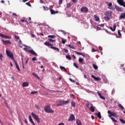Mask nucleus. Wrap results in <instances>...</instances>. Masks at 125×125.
<instances>
[{"label":"nucleus","mask_w":125,"mask_h":125,"mask_svg":"<svg viewBox=\"0 0 125 125\" xmlns=\"http://www.w3.org/2000/svg\"><path fill=\"white\" fill-rule=\"evenodd\" d=\"M44 111L46 113H54L53 109L50 108V105H47L44 108Z\"/></svg>","instance_id":"1"},{"label":"nucleus","mask_w":125,"mask_h":125,"mask_svg":"<svg viewBox=\"0 0 125 125\" xmlns=\"http://www.w3.org/2000/svg\"><path fill=\"white\" fill-rule=\"evenodd\" d=\"M23 49L26 51H28V52H29L32 55H34V56H38V54H37V53H36L34 50H29V49L27 48H24Z\"/></svg>","instance_id":"2"},{"label":"nucleus","mask_w":125,"mask_h":125,"mask_svg":"<svg viewBox=\"0 0 125 125\" xmlns=\"http://www.w3.org/2000/svg\"><path fill=\"white\" fill-rule=\"evenodd\" d=\"M31 115L32 117L35 119V120L37 121L38 124H40V123H41V120H40V118H39V116L37 114H36L34 112H32Z\"/></svg>","instance_id":"3"},{"label":"nucleus","mask_w":125,"mask_h":125,"mask_svg":"<svg viewBox=\"0 0 125 125\" xmlns=\"http://www.w3.org/2000/svg\"><path fill=\"white\" fill-rule=\"evenodd\" d=\"M6 54L7 55V56H8V57H10V58H11V59H12V60H13V61H14V60H15L14 59V57L13 56V54L11 52H10V51H9V50H6Z\"/></svg>","instance_id":"4"},{"label":"nucleus","mask_w":125,"mask_h":125,"mask_svg":"<svg viewBox=\"0 0 125 125\" xmlns=\"http://www.w3.org/2000/svg\"><path fill=\"white\" fill-rule=\"evenodd\" d=\"M108 114H109V115H108V117L109 118H111L112 117H116L117 116V113H116V112H111V111L110 110H108L107 111Z\"/></svg>","instance_id":"5"},{"label":"nucleus","mask_w":125,"mask_h":125,"mask_svg":"<svg viewBox=\"0 0 125 125\" xmlns=\"http://www.w3.org/2000/svg\"><path fill=\"white\" fill-rule=\"evenodd\" d=\"M112 11H107L105 12L104 15L105 16H107V17H109L111 18L112 17Z\"/></svg>","instance_id":"6"},{"label":"nucleus","mask_w":125,"mask_h":125,"mask_svg":"<svg viewBox=\"0 0 125 125\" xmlns=\"http://www.w3.org/2000/svg\"><path fill=\"white\" fill-rule=\"evenodd\" d=\"M117 2L120 5H122V6H124V7H125V2L124 1V0H117Z\"/></svg>","instance_id":"7"},{"label":"nucleus","mask_w":125,"mask_h":125,"mask_svg":"<svg viewBox=\"0 0 125 125\" xmlns=\"http://www.w3.org/2000/svg\"><path fill=\"white\" fill-rule=\"evenodd\" d=\"M81 10L82 12H84V13H87V12H88V8L86 7H82Z\"/></svg>","instance_id":"8"},{"label":"nucleus","mask_w":125,"mask_h":125,"mask_svg":"<svg viewBox=\"0 0 125 125\" xmlns=\"http://www.w3.org/2000/svg\"><path fill=\"white\" fill-rule=\"evenodd\" d=\"M0 37H1V38H4V39H7L8 40H11V36H7L1 33H0Z\"/></svg>","instance_id":"9"},{"label":"nucleus","mask_w":125,"mask_h":125,"mask_svg":"<svg viewBox=\"0 0 125 125\" xmlns=\"http://www.w3.org/2000/svg\"><path fill=\"white\" fill-rule=\"evenodd\" d=\"M75 120V115L74 114H71L70 115V118L68 119V122H72Z\"/></svg>","instance_id":"10"},{"label":"nucleus","mask_w":125,"mask_h":125,"mask_svg":"<svg viewBox=\"0 0 125 125\" xmlns=\"http://www.w3.org/2000/svg\"><path fill=\"white\" fill-rule=\"evenodd\" d=\"M2 42L3 44H11V42L9 40L4 41V40H2Z\"/></svg>","instance_id":"11"},{"label":"nucleus","mask_w":125,"mask_h":125,"mask_svg":"<svg viewBox=\"0 0 125 125\" xmlns=\"http://www.w3.org/2000/svg\"><path fill=\"white\" fill-rule=\"evenodd\" d=\"M29 121L30 122V123H31L32 125H36V124H35V122H34V121H33V119H32V116H31V115L29 116Z\"/></svg>","instance_id":"12"},{"label":"nucleus","mask_w":125,"mask_h":125,"mask_svg":"<svg viewBox=\"0 0 125 125\" xmlns=\"http://www.w3.org/2000/svg\"><path fill=\"white\" fill-rule=\"evenodd\" d=\"M14 62L15 63L16 68L17 69V70L19 71H21V70L20 69V68L19 67V65H18V64L17 63V62H16V61L14 60Z\"/></svg>","instance_id":"13"},{"label":"nucleus","mask_w":125,"mask_h":125,"mask_svg":"<svg viewBox=\"0 0 125 125\" xmlns=\"http://www.w3.org/2000/svg\"><path fill=\"white\" fill-rule=\"evenodd\" d=\"M22 86L23 87L29 86V83H28V82H24V83H23L22 84Z\"/></svg>","instance_id":"14"},{"label":"nucleus","mask_w":125,"mask_h":125,"mask_svg":"<svg viewBox=\"0 0 125 125\" xmlns=\"http://www.w3.org/2000/svg\"><path fill=\"white\" fill-rule=\"evenodd\" d=\"M91 77L93 78V79H94V80H95V81H101V79L98 77H96L95 76H94V75H91Z\"/></svg>","instance_id":"15"},{"label":"nucleus","mask_w":125,"mask_h":125,"mask_svg":"<svg viewBox=\"0 0 125 125\" xmlns=\"http://www.w3.org/2000/svg\"><path fill=\"white\" fill-rule=\"evenodd\" d=\"M116 27H117V25L116 24H114L113 25V27H112V26H110V30H111V31H112V32H115V31H116Z\"/></svg>","instance_id":"16"},{"label":"nucleus","mask_w":125,"mask_h":125,"mask_svg":"<svg viewBox=\"0 0 125 125\" xmlns=\"http://www.w3.org/2000/svg\"><path fill=\"white\" fill-rule=\"evenodd\" d=\"M76 124L77 125H83V124L80 119L76 120Z\"/></svg>","instance_id":"17"},{"label":"nucleus","mask_w":125,"mask_h":125,"mask_svg":"<svg viewBox=\"0 0 125 125\" xmlns=\"http://www.w3.org/2000/svg\"><path fill=\"white\" fill-rule=\"evenodd\" d=\"M58 103L57 104V106H62V105H63V101H59Z\"/></svg>","instance_id":"18"},{"label":"nucleus","mask_w":125,"mask_h":125,"mask_svg":"<svg viewBox=\"0 0 125 125\" xmlns=\"http://www.w3.org/2000/svg\"><path fill=\"white\" fill-rule=\"evenodd\" d=\"M51 14H56V13H58V11H55L53 9H50Z\"/></svg>","instance_id":"19"},{"label":"nucleus","mask_w":125,"mask_h":125,"mask_svg":"<svg viewBox=\"0 0 125 125\" xmlns=\"http://www.w3.org/2000/svg\"><path fill=\"white\" fill-rule=\"evenodd\" d=\"M115 8L117 11H122V8H121L120 7H119L118 5H115Z\"/></svg>","instance_id":"20"},{"label":"nucleus","mask_w":125,"mask_h":125,"mask_svg":"<svg viewBox=\"0 0 125 125\" xmlns=\"http://www.w3.org/2000/svg\"><path fill=\"white\" fill-rule=\"evenodd\" d=\"M74 52L76 53V54H77L78 55H82V56H83V57H85V56L83 54V53H80L79 52H77L76 51H74Z\"/></svg>","instance_id":"21"},{"label":"nucleus","mask_w":125,"mask_h":125,"mask_svg":"<svg viewBox=\"0 0 125 125\" xmlns=\"http://www.w3.org/2000/svg\"><path fill=\"white\" fill-rule=\"evenodd\" d=\"M50 48H51L52 49H54V50H57V51H59V48L56 47L51 46Z\"/></svg>","instance_id":"22"},{"label":"nucleus","mask_w":125,"mask_h":125,"mask_svg":"<svg viewBox=\"0 0 125 125\" xmlns=\"http://www.w3.org/2000/svg\"><path fill=\"white\" fill-rule=\"evenodd\" d=\"M89 109L93 113L94 112V111H95V108H94V107H93V106H90V108H89Z\"/></svg>","instance_id":"23"},{"label":"nucleus","mask_w":125,"mask_h":125,"mask_svg":"<svg viewBox=\"0 0 125 125\" xmlns=\"http://www.w3.org/2000/svg\"><path fill=\"white\" fill-rule=\"evenodd\" d=\"M96 115H97V117H98L99 119H101V118H102V117L101 116V113H100V112H99L98 113L96 114Z\"/></svg>","instance_id":"24"},{"label":"nucleus","mask_w":125,"mask_h":125,"mask_svg":"<svg viewBox=\"0 0 125 125\" xmlns=\"http://www.w3.org/2000/svg\"><path fill=\"white\" fill-rule=\"evenodd\" d=\"M79 62H80V63H81L82 64H83V59L82 58H80L79 59Z\"/></svg>","instance_id":"25"},{"label":"nucleus","mask_w":125,"mask_h":125,"mask_svg":"<svg viewBox=\"0 0 125 125\" xmlns=\"http://www.w3.org/2000/svg\"><path fill=\"white\" fill-rule=\"evenodd\" d=\"M108 8H109V9H113V8L112 7V2H109V4H108Z\"/></svg>","instance_id":"26"},{"label":"nucleus","mask_w":125,"mask_h":125,"mask_svg":"<svg viewBox=\"0 0 125 125\" xmlns=\"http://www.w3.org/2000/svg\"><path fill=\"white\" fill-rule=\"evenodd\" d=\"M60 69H61V70H64V71L65 73L67 72V69H66L65 67H64V66H60Z\"/></svg>","instance_id":"27"},{"label":"nucleus","mask_w":125,"mask_h":125,"mask_svg":"<svg viewBox=\"0 0 125 125\" xmlns=\"http://www.w3.org/2000/svg\"><path fill=\"white\" fill-rule=\"evenodd\" d=\"M33 76H34V77H36V78H37V79H38L39 80H40V77L39 76V75L36 73H33L32 74Z\"/></svg>","instance_id":"28"},{"label":"nucleus","mask_w":125,"mask_h":125,"mask_svg":"<svg viewBox=\"0 0 125 125\" xmlns=\"http://www.w3.org/2000/svg\"><path fill=\"white\" fill-rule=\"evenodd\" d=\"M118 107L122 110H125V107H124V106L121 104H119Z\"/></svg>","instance_id":"29"},{"label":"nucleus","mask_w":125,"mask_h":125,"mask_svg":"<svg viewBox=\"0 0 125 125\" xmlns=\"http://www.w3.org/2000/svg\"><path fill=\"white\" fill-rule=\"evenodd\" d=\"M67 46L68 47H70V48H72V49H76V48H75V46L73 45H71V44H68Z\"/></svg>","instance_id":"30"},{"label":"nucleus","mask_w":125,"mask_h":125,"mask_svg":"<svg viewBox=\"0 0 125 125\" xmlns=\"http://www.w3.org/2000/svg\"><path fill=\"white\" fill-rule=\"evenodd\" d=\"M71 104L72 107H76V103L73 101L71 102Z\"/></svg>","instance_id":"31"},{"label":"nucleus","mask_w":125,"mask_h":125,"mask_svg":"<svg viewBox=\"0 0 125 125\" xmlns=\"http://www.w3.org/2000/svg\"><path fill=\"white\" fill-rule=\"evenodd\" d=\"M94 17H95L96 21H99V17H98V16H97V15H95Z\"/></svg>","instance_id":"32"},{"label":"nucleus","mask_w":125,"mask_h":125,"mask_svg":"<svg viewBox=\"0 0 125 125\" xmlns=\"http://www.w3.org/2000/svg\"><path fill=\"white\" fill-rule=\"evenodd\" d=\"M110 17H107V16H106V17H104V19H105V20H106V21H109V20H110Z\"/></svg>","instance_id":"33"},{"label":"nucleus","mask_w":125,"mask_h":125,"mask_svg":"<svg viewBox=\"0 0 125 125\" xmlns=\"http://www.w3.org/2000/svg\"><path fill=\"white\" fill-rule=\"evenodd\" d=\"M93 67L95 70H98V66L95 64H93Z\"/></svg>","instance_id":"34"},{"label":"nucleus","mask_w":125,"mask_h":125,"mask_svg":"<svg viewBox=\"0 0 125 125\" xmlns=\"http://www.w3.org/2000/svg\"><path fill=\"white\" fill-rule=\"evenodd\" d=\"M48 38H51V39H55V35H48Z\"/></svg>","instance_id":"35"},{"label":"nucleus","mask_w":125,"mask_h":125,"mask_svg":"<svg viewBox=\"0 0 125 125\" xmlns=\"http://www.w3.org/2000/svg\"><path fill=\"white\" fill-rule=\"evenodd\" d=\"M66 58L68 59V60H72V58H71L70 55L66 56Z\"/></svg>","instance_id":"36"},{"label":"nucleus","mask_w":125,"mask_h":125,"mask_svg":"<svg viewBox=\"0 0 125 125\" xmlns=\"http://www.w3.org/2000/svg\"><path fill=\"white\" fill-rule=\"evenodd\" d=\"M71 6H72V4H71V3H68V4H67L66 8H69V7H71Z\"/></svg>","instance_id":"37"},{"label":"nucleus","mask_w":125,"mask_h":125,"mask_svg":"<svg viewBox=\"0 0 125 125\" xmlns=\"http://www.w3.org/2000/svg\"><path fill=\"white\" fill-rule=\"evenodd\" d=\"M62 103L64 104H67V103H69V100H67V101H63L62 100Z\"/></svg>","instance_id":"38"},{"label":"nucleus","mask_w":125,"mask_h":125,"mask_svg":"<svg viewBox=\"0 0 125 125\" xmlns=\"http://www.w3.org/2000/svg\"><path fill=\"white\" fill-rule=\"evenodd\" d=\"M44 44H45V45H47V46H50V43H49V42H45Z\"/></svg>","instance_id":"39"},{"label":"nucleus","mask_w":125,"mask_h":125,"mask_svg":"<svg viewBox=\"0 0 125 125\" xmlns=\"http://www.w3.org/2000/svg\"><path fill=\"white\" fill-rule=\"evenodd\" d=\"M35 107L37 108V109H38V110H39V111H41L42 109H41V107L37 105H35Z\"/></svg>","instance_id":"40"},{"label":"nucleus","mask_w":125,"mask_h":125,"mask_svg":"<svg viewBox=\"0 0 125 125\" xmlns=\"http://www.w3.org/2000/svg\"><path fill=\"white\" fill-rule=\"evenodd\" d=\"M67 42V40H65V39H62V43H63V44H64V43H65Z\"/></svg>","instance_id":"41"},{"label":"nucleus","mask_w":125,"mask_h":125,"mask_svg":"<svg viewBox=\"0 0 125 125\" xmlns=\"http://www.w3.org/2000/svg\"><path fill=\"white\" fill-rule=\"evenodd\" d=\"M49 42H55V40L51 39H48Z\"/></svg>","instance_id":"42"},{"label":"nucleus","mask_w":125,"mask_h":125,"mask_svg":"<svg viewBox=\"0 0 125 125\" xmlns=\"http://www.w3.org/2000/svg\"><path fill=\"white\" fill-rule=\"evenodd\" d=\"M73 65L75 68H77V69H79V66H78V65H77V63H74Z\"/></svg>","instance_id":"43"},{"label":"nucleus","mask_w":125,"mask_h":125,"mask_svg":"<svg viewBox=\"0 0 125 125\" xmlns=\"http://www.w3.org/2000/svg\"><path fill=\"white\" fill-rule=\"evenodd\" d=\"M111 120H112V121H113V122H114L115 123H117V121L116 120H115V119L114 118V117H110Z\"/></svg>","instance_id":"44"},{"label":"nucleus","mask_w":125,"mask_h":125,"mask_svg":"<svg viewBox=\"0 0 125 125\" xmlns=\"http://www.w3.org/2000/svg\"><path fill=\"white\" fill-rule=\"evenodd\" d=\"M2 58H3V56L2 54L0 53V59L1 61H2Z\"/></svg>","instance_id":"45"},{"label":"nucleus","mask_w":125,"mask_h":125,"mask_svg":"<svg viewBox=\"0 0 125 125\" xmlns=\"http://www.w3.org/2000/svg\"><path fill=\"white\" fill-rule=\"evenodd\" d=\"M15 39H16V40H19V39H20V37H19V36L17 35H15Z\"/></svg>","instance_id":"46"},{"label":"nucleus","mask_w":125,"mask_h":125,"mask_svg":"<svg viewBox=\"0 0 125 125\" xmlns=\"http://www.w3.org/2000/svg\"><path fill=\"white\" fill-rule=\"evenodd\" d=\"M120 122H121L122 123V124H125V120H124L123 119H120Z\"/></svg>","instance_id":"47"},{"label":"nucleus","mask_w":125,"mask_h":125,"mask_svg":"<svg viewBox=\"0 0 125 125\" xmlns=\"http://www.w3.org/2000/svg\"><path fill=\"white\" fill-rule=\"evenodd\" d=\"M91 51H92V52H97L98 51H97V50H95V49L93 48V49H92Z\"/></svg>","instance_id":"48"},{"label":"nucleus","mask_w":125,"mask_h":125,"mask_svg":"<svg viewBox=\"0 0 125 125\" xmlns=\"http://www.w3.org/2000/svg\"><path fill=\"white\" fill-rule=\"evenodd\" d=\"M30 93L31 94H36V93H38V91H32Z\"/></svg>","instance_id":"49"},{"label":"nucleus","mask_w":125,"mask_h":125,"mask_svg":"<svg viewBox=\"0 0 125 125\" xmlns=\"http://www.w3.org/2000/svg\"><path fill=\"white\" fill-rule=\"evenodd\" d=\"M32 61H37V58L34 57L32 59Z\"/></svg>","instance_id":"50"},{"label":"nucleus","mask_w":125,"mask_h":125,"mask_svg":"<svg viewBox=\"0 0 125 125\" xmlns=\"http://www.w3.org/2000/svg\"><path fill=\"white\" fill-rule=\"evenodd\" d=\"M69 80L70 81V82H71L72 83H76V81L71 78L69 79Z\"/></svg>","instance_id":"51"},{"label":"nucleus","mask_w":125,"mask_h":125,"mask_svg":"<svg viewBox=\"0 0 125 125\" xmlns=\"http://www.w3.org/2000/svg\"><path fill=\"white\" fill-rule=\"evenodd\" d=\"M63 50L65 53H68V52H69V51H68L67 49H63Z\"/></svg>","instance_id":"52"},{"label":"nucleus","mask_w":125,"mask_h":125,"mask_svg":"<svg viewBox=\"0 0 125 125\" xmlns=\"http://www.w3.org/2000/svg\"><path fill=\"white\" fill-rule=\"evenodd\" d=\"M20 21L21 22H27V21L24 19H21Z\"/></svg>","instance_id":"53"},{"label":"nucleus","mask_w":125,"mask_h":125,"mask_svg":"<svg viewBox=\"0 0 125 125\" xmlns=\"http://www.w3.org/2000/svg\"><path fill=\"white\" fill-rule=\"evenodd\" d=\"M62 1H63V0H59V4H62Z\"/></svg>","instance_id":"54"},{"label":"nucleus","mask_w":125,"mask_h":125,"mask_svg":"<svg viewBox=\"0 0 125 125\" xmlns=\"http://www.w3.org/2000/svg\"><path fill=\"white\" fill-rule=\"evenodd\" d=\"M118 34L119 35V36H122V34L121 33V30H118Z\"/></svg>","instance_id":"55"},{"label":"nucleus","mask_w":125,"mask_h":125,"mask_svg":"<svg viewBox=\"0 0 125 125\" xmlns=\"http://www.w3.org/2000/svg\"><path fill=\"white\" fill-rule=\"evenodd\" d=\"M43 8L44 10H48V9H47V7H45V6H43Z\"/></svg>","instance_id":"56"},{"label":"nucleus","mask_w":125,"mask_h":125,"mask_svg":"<svg viewBox=\"0 0 125 125\" xmlns=\"http://www.w3.org/2000/svg\"><path fill=\"white\" fill-rule=\"evenodd\" d=\"M26 4H27V5H28V6H32L30 2H26Z\"/></svg>","instance_id":"57"},{"label":"nucleus","mask_w":125,"mask_h":125,"mask_svg":"<svg viewBox=\"0 0 125 125\" xmlns=\"http://www.w3.org/2000/svg\"><path fill=\"white\" fill-rule=\"evenodd\" d=\"M100 98H101V99H103V100H105V97H104V96H101L100 97Z\"/></svg>","instance_id":"58"},{"label":"nucleus","mask_w":125,"mask_h":125,"mask_svg":"<svg viewBox=\"0 0 125 125\" xmlns=\"http://www.w3.org/2000/svg\"><path fill=\"white\" fill-rule=\"evenodd\" d=\"M86 106L87 108H89V103H87L86 104Z\"/></svg>","instance_id":"59"},{"label":"nucleus","mask_w":125,"mask_h":125,"mask_svg":"<svg viewBox=\"0 0 125 125\" xmlns=\"http://www.w3.org/2000/svg\"><path fill=\"white\" fill-rule=\"evenodd\" d=\"M99 26H100V27H104V24H100L99 25Z\"/></svg>","instance_id":"60"},{"label":"nucleus","mask_w":125,"mask_h":125,"mask_svg":"<svg viewBox=\"0 0 125 125\" xmlns=\"http://www.w3.org/2000/svg\"><path fill=\"white\" fill-rule=\"evenodd\" d=\"M28 61H29V59H27V60L25 61V64H28Z\"/></svg>","instance_id":"61"},{"label":"nucleus","mask_w":125,"mask_h":125,"mask_svg":"<svg viewBox=\"0 0 125 125\" xmlns=\"http://www.w3.org/2000/svg\"><path fill=\"white\" fill-rule=\"evenodd\" d=\"M72 2L76 3V2H77V0H72Z\"/></svg>","instance_id":"62"},{"label":"nucleus","mask_w":125,"mask_h":125,"mask_svg":"<svg viewBox=\"0 0 125 125\" xmlns=\"http://www.w3.org/2000/svg\"><path fill=\"white\" fill-rule=\"evenodd\" d=\"M98 94L99 96H100V97L102 96V95H101V93H98Z\"/></svg>","instance_id":"63"},{"label":"nucleus","mask_w":125,"mask_h":125,"mask_svg":"<svg viewBox=\"0 0 125 125\" xmlns=\"http://www.w3.org/2000/svg\"><path fill=\"white\" fill-rule=\"evenodd\" d=\"M58 125H64V123H61L59 124Z\"/></svg>","instance_id":"64"}]
</instances>
